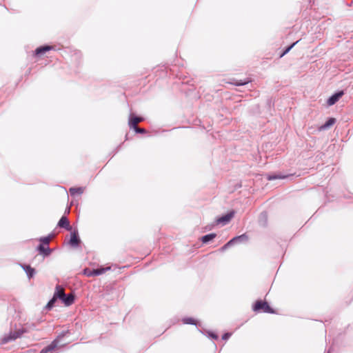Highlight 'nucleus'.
Listing matches in <instances>:
<instances>
[{
	"label": "nucleus",
	"instance_id": "e433bc0d",
	"mask_svg": "<svg viewBox=\"0 0 353 353\" xmlns=\"http://www.w3.org/2000/svg\"><path fill=\"white\" fill-rule=\"evenodd\" d=\"M327 353H330V352H328Z\"/></svg>",
	"mask_w": 353,
	"mask_h": 353
},
{
	"label": "nucleus",
	"instance_id": "a878e982",
	"mask_svg": "<svg viewBox=\"0 0 353 353\" xmlns=\"http://www.w3.org/2000/svg\"><path fill=\"white\" fill-rule=\"evenodd\" d=\"M109 270H110V268H104L101 267L99 268L94 269V272H97L95 273V276L101 275Z\"/></svg>",
	"mask_w": 353,
	"mask_h": 353
},
{
	"label": "nucleus",
	"instance_id": "2f4dec72",
	"mask_svg": "<svg viewBox=\"0 0 353 353\" xmlns=\"http://www.w3.org/2000/svg\"><path fill=\"white\" fill-rule=\"evenodd\" d=\"M137 120L139 121V123H140L144 121V118L141 116H137Z\"/></svg>",
	"mask_w": 353,
	"mask_h": 353
},
{
	"label": "nucleus",
	"instance_id": "6e6552de",
	"mask_svg": "<svg viewBox=\"0 0 353 353\" xmlns=\"http://www.w3.org/2000/svg\"><path fill=\"white\" fill-rule=\"evenodd\" d=\"M75 299L76 296L73 293H65L63 295V298L61 299V301L65 306H70L74 303Z\"/></svg>",
	"mask_w": 353,
	"mask_h": 353
},
{
	"label": "nucleus",
	"instance_id": "39448f33",
	"mask_svg": "<svg viewBox=\"0 0 353 353\" xmlns=\"http://www.w3.org/2000/svg\"><path fill=\"white\" fill-rule=\"evenodd\" d=\"M294 174H283L282 172H274L266 174V179L268 181H273L276 179H292L294 177Z\"/></svg>",
	"mask_w": 353,
	"mask_h": 353
},
{
	"label": "nucleus",
	"instance_id": "ddd939ff",
	"mask_svg": "<svg viewBox=\"0 0 353 353\" xmlns=\"http://www.w3.org/2000/svg\"><path fill=\"white\" fill-rule=\"evenodd\" d=\"M232 243L234 245L247 242L248 241V236L244 233L239 236H236L230 239Z\"/></svg>",
	"mask_w": 353,
	"mask_h": 353
},
{
	"label": "nucleus",
	"instance_id": "1a4fd4ad",
	"mask_svg": "<svg viewBox=\"0 0 353 353\" xmlns=\"http://www.w3.org/2000/svg\"><path fill=\"white\" fill-rule=\"evenodd\" d=\"M36 250L39 254L42 255L43 257L50 256L52 252V250L49 246L43 245H38Z\"/></svg>",
	"mask_w": 353,
	"mask_h": 353
},
{
	"label": "nucleus",
	"instance_id": "2eb2a0df",
	"mask_svg": "<svg viewBox=\"0 0 353 353\" xmlns=\"http://www.w3.org/2000/svg\"><path fill=\"white\" fill-rule=\"evenodd\" d=\"M139 121L137 120V115L131 112L129 115L128 125L130 129H133L137 126Z\"/></svg>",
	"mask_w": 353,
	"mask_h": 353
},
{
	"label": "nucleus",
	"instance_id": "c9c22d12",
	"mask_svg": "<svg viewBox=\"0 0 353 353\" xmlns=\"http://www.w3.org/2000/svg\"><path fill=\"white\" fill-rule=\"evenodd\" d=\"M119 147H120V145L117 148V150H119ZM117 152V151H116V152Z\"/></svg>",
	"mask_w": 353,
	"mask_h": 353
},
{
	"label": "nucleus",
	"instance_id": "9b49d317",
	"mask_svg": "<svg viewBox=\"0 0 353 353\" xmlns=\"http://www.w3.org/2000/svg\"><path fill=\"white\" fill-rule=\"evenodd\" d=\"M57 226L59 228H64L65 230L68 231L72 230V227L70 225V222L68 219L65 216H62L61 219H59Z\"/></svg>",
	"mask_w": 353,
	"mask_h": 353
},
{
	"label": "nucleus",
	"instance_id": "5701e85b",
	"mask_svg": "<svg viewBox=\"0 0 353 353\" xmlns=\"http://www.w3.org/2000/svg\"><path fill=\"white\" fill-rule=\"evenodd\" d=\"M297 42L298 41L294 42L290 45L285 47L281 52L280 57H282L285 56L286 54H288L291 50V49L297 43Z\"/></svg>",
	"mask_w": 353,
	"mask_h": 353
},
{
	"label": "nucleus",
	"instance_id": "b1692460",
	"mask_svg": "<svg viewBox=\"0 0 353 353\" xmlns=\"http://www.w3.org/2000/svg\"><path fill=\"white\" fill-rule=\"evenodd\" d=\"M250 82V81L248 79H245L243 80L242 79L234 80V81L232 83L236 86H241V85H245Z\"/></svg>",
	"mask_w": 353,
	"mask_h": 353
},
{
	"label": "nucleus",
	"instance_id": "f257e3e1",
	"mask_svg": "<svg viewBox=\"0 0 353 353\" xmlns=\"http://www.w3.org/2000/svg\"><path fill=\"white\" fill-rule=\"evenodd\" d=\"M252 310L256 313H268V314H276V311L273 309L266 301L261 299L256 300L252 305Z\"/></svg>",
	"mask_w": 353,
	"mask_h": 353
},
{
	"label": "nucleus",
	"instance_id": "f3484780",
	"mask_svg": "<svg viewBox=\"0 0 353 353\" xmlns=\"http://www.w3.org/2000/svg\"><path fill=\"white\" fill-rule=\"evenodd\" d=\"M181 321L183 324L194 325L195 326L201 325V323H199V321L193 317H188V316L183 317Z\"/></svg>",
	"mask_w": 353,
	"mask_h": 353
},
{
	"label": "nucleus",
	"instance_id": "7ed1b4c3",
	"mask_svg": "<svg viewBox=\"0 0 353 353\" xmlns=\"http://www.w3.org/2000/svg\"><path fill=\"white\" fill-rule=\"evenodd\" d=\"M235 214L234 210H230L227 213L222 214L221 216L216 219V224H221L223 225L228 224Z\"/></svg>",
	"mask_w": 353,
	"mask_h": 353
},
{
	"label": "nucleus",
	"instance_id": "7c9ffc66",
	"mask_svg": "<svg viewBox=\"0 0 353 353\" xmlns=\"http://www.w3.org/2000/svg\"><path fill=\"white\" fill-rule=\"evenodd\" d=\"M26 327L28 328V329H32V330H34L36 329V325L34 323H31V324H27L26 325Z\"/></svg>",
	"mask_w": 353,
	"mask_h": 353
},
{
	"label": "nucleus",
	"instance_id": "a211bd4d",
	"mask_svg": "<svg viewBox=\"0 0 353 353\" xmlns=\"http://www.w3.org/2000/svg\"><path fill=\"white\" fill-rule=\"evenodd\" d=\"M65 292L63 289L60 285H57L55 288V291L53 295V298L57 301V299H61L63 298V295L65 294Z\"/></svg>",
	"mask_w": 353,
	"mask_h": 353
},
{
	"label": "nucleus",
	"instance_id": "473e14b6",
	"mask_svg": "<svg viewBox=\"0 0 353 353\" xmlns=\"http://www.w3.org/2000/svg\"><path fill=\"white\" fill-rule=\"evenodd\" d=\"M49 352L48 350H47V348L46 347H44L41 351L39 353H48Z\"/></svg>",
	"mask_w": 353,
	"mask_h": 353
},
{
	"label": "nucleus",
	"instance_id": "f03ea898",
	"mask_svg": "<svg viewBox=\"0 0 353 353\" xmlns=\"http://www.w3.org/2000/svg\"><path fill=\"white\" fill-rule=\"evenodd\" d=\"M25 332H27V327H23L13 332H11L8 335L5 336L2 339V343L6 344L12 341H14L17 339L20 338Z\"/></svg>",
	"mask_w": 353,
	"mask_h": 353
},
{
	"label": "nucleus",
	"instance_id": "4468645a",
	"mask_svg": "<svg viewBox=\"0 0 353 353\" xmlns=\"http://www.w3.org/2000/svg\"><path fill=\"white\" fill-rule=\"evenodd\" d=\"M65 332H63L61 334L58 336L57 339L53 340L49 345L46 346L47 350H48L49 352L54 351L57 347L59 343V339L65 336Z\"/></svg>",
	"mask_w": 353,
	"mask_h": 353
},
{
	"label": "nucleus",
	"instance_id": "393cba45",
	"mask_svg": "<svg viewBox=\"0 0 353 353\" xmlns=\"http://www.w3.org/2000/svg\"><path fill=\"white\" fill-rule=\"evenodd\" d=\"M83 273L84 275H85L87 276L92 277V276H95L96 272H94V269H90V268H86L83 270Z\"/></svg>",
	"mask_w": 353,
	"mask_h": 353
},
{
	"label": "nucleus",
	"instance_id": "4be33fe9",
	"mask_svg": "<svg viewBox=\"0 0 353 353\" xmlns=\"http://www.w3.org/2000/svg\"><path fill=\"white\" fill-rule=\"evenodd\" d=\"M83 189L82 187H72L69 189V192L72 196L80 195L83 193Z\"/></svg>",
	"mask_w": 353,
	"mask_h": 353
},
{
	"label": "nucleus",
	"instance_id": "c85d7f7f",
	"mask_svg": "<svg viewBox=\"0 0 353 353\" xmlns=\"http://www.w3.org/2000/svg\"><path fill=\"white\" fill-rule=\"evenodd\" d=\"M132 130L137 134H146L147 133V130L145 129L142 128H139L138 126L135 127Z\"/></svg>",
	"mask_w": 353,
	"mask_h": 353
},
{
	"label": "nucleus",
	"instance_id": "dca6fc26",
	"mask_svg": "<svg viewBox=\"0 0 353 353\" xmlns=\"http://www.w3.org/2000/svg\"><path fill=\"white\" fill-rule=\"evenodd\" d=\"M259 224L261 227H266L268 225V213L265 211H263L260 213L259 216Z\"/></svg>",
	"mask_w": 353,
	"mask_h": 353
},
{
	"label": "nucleus",
	"instance_id": "423d86ee",
	"mask_svg": "<svg viewBox=\"0 0 353 353\" xmlns=\"http://www.w3.org/2000/svg\"><path fill=\"white\" fill-rule=\"evenodd\" d=\"M50 50H55V47L54 46L45 44L37 48L33 52V56L36 57H41Z\"/></svg>",
	"mask_w": 353,
	"mask_h": 353
},
{
	"label": "nucleus",
	"instance_id": "f8f14e48",
	"mask_svg": "<svg viewBox=\"0 0 353 353\" xmlns=\"http://www.w3.org/2000/svg\"><path fill=\"white\" fill-rule=\"evenodd\" d=\"M336 123V119L334 117H329L326 121L320 125L318 128L319 131H323L331 128Z\"/></svg>",
	"mask_w": 353,
	"mask_h": 353
},
{
	"label": "nucleus",
	"instance_id": "20e7f679",
	"mask_svg": "<svg viewBox=\"0 0 353 353\" xmlns=\"http://www.w3.org/2000/svg\"><path fill=\"white\" fill-rule=\"evenodd\" d=\"M81 243V241L79 235L78 230L74 229L72 231H71L68 244L72 248H78Z\"/></svg>",
	"mask_w": 353,
	"mask_h": 353
},
{
	"label": "nucleus",
	"instance_id": "c756f323",
	"mask_svg": "<svg viewBox=\"0 0 353 353\" xmlns=\"http://www.w3.org/2000/svg\"><path fill=\"white\" fill-rule=\"evenodd\" d=\"M231 335H232V334L230 332H225L222 335V339L223 341H227V340H228L230 338Z\"/></svg>",
	"mask_w": 353,
	"mask_h": 353
},
{
	"label": "nucleus",
	"instance_id": "bb28decb",
	"mask_svg": "<svg viewBox=\"0 0 353 353\" xmlns=\"http://www.w3.org/2000/svg\"><path fill=\"white\" fill-rule=\"evenodd\" d=\"M56 300L53 297L48 302V303L46 305V309L48 310H50L52 309L54 306Z\"/></svg>",
	"mask_w": 353,
	"mask_h": 353
},
{
	"label": "nucleus",
	"instance_id": "cd10ccee",
	"mask_svg": "<svg viewBox=\"0 0 353 353\" xmlns=\"http://www.w3.org/2000/svg\"><path fill=\"white\" fill-rule=\"evenodd\" d=\"M232 246H233V244L232 243L231 241L230 240L220 248V250L221 252H224Z\"/></svg>",
	"mask_w": 353,
	"mask_h": 353
},
{
	"label": "nucleus",
	"instance_id": "412c9836",
	"mask_svg": "<svg viewBox=\"0 0 353 353\" xmlns=\"http://www.w3.org/2000/svg\"><path fill=\"white\" fill-rule=\"evenodd\" d=\"M53 235V233H50L47 236L40 237L39 239L40 242L39 245L49 246L50 241L52 238Z\"/></svg>",
	"mask_w": 353,
	"mask_h": 353
},
{
	"label": "nucleus",
	"instance_id": "6ab92c4d",
	"mask_svg": "<svg viewBox=\"0 0 353 353\" xmlns=\"http://www.w3.org/2000/svg\"><path fill=\"white\" fill-rule=\"evenodd\" d=\"M216 236V233H210L201 237V241L203 244H208Z\"/></svg>",
	"mask_w": 353,
	"mask_h": 353
},
{
	"label": "nucleus",
	"instance_id": "72a5a7b5",
	"mask_svg": "<svg viewBox=\"0 0 353 353\" xmlns=\"http://www.w3.org/2000/svg\"><path fill=\"white\" fill-rule=\"evenodd\" d=\"M235 188H241V183H238V184H236V186H235Z\"/></svg>",
	"mask_w": 353,
	"mask_h": 353
},
{
	"label": "nucleus",
	"instance_id": "0eeeda50",
	"mask_svg": "<svg viewBox=\"0 0 353 353\" xmlns=\"http://www.w3.org/2000/svg\"><path fill=\"white\" fill-rule=\"evenodd\" d=\"M343 90H337L333 93L327 100V104L329 106L334 105L343 95Z\"/></svg>",
	"mask_w": 353,
	"mask_h": 353
},
{
	"label": "nucleus",
	"instance_id": "9d476101",
	"mask_svg": "<svg viewBox=\"0 0 353 353\" xmlns=\"http://www.w3.org/2000/svg\"><path fill=\"white\" fill-rule=\"evenodd\" d=\"M21 267L23 268V270L25 271L28 278L29 279H32L36 274V270L34 268L31 267L28 264H21Z\"/></svg>",
	"mask_w": 353,
	"mask_h": 353
},
{
	"label": "nucleus",
	"instance_id": "f704fd0d",
	"mask_svg": "<svg viewBox=\"0 0 353 353\" xmlns=\"http://www.w3.org/2000/svg\"><path fill=\"white\" fill-rule=\"evenodd\" d=\"M268 103L269 105H271V99H268Z\"/></svg>",
	"mask_w": 353,
	"mask_h": 353
},
{
	"label": "nucleus",
	"instance_id": "aec40b11",
	"mask_svg": "<svg viewBox=\"0 0 353 353\" xmlns=\"http://www.w3.org/2000/svg\"><path fill=\"white\" fill-rule=\"evenodd\" d=\"M200 332L203 334H204L205 336L208 337L209 339H214V340H217L219 339L218 334L213 331L208 330H200Z\"/></svg>",
	"mask_w": 353,
	"mask_h": 353
}]
</instances>
